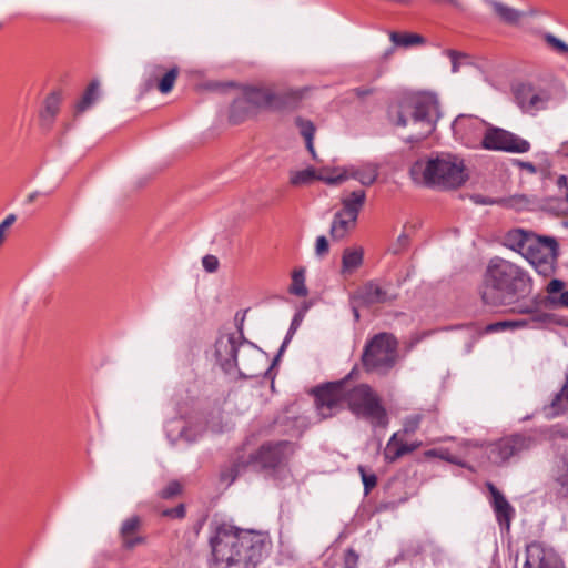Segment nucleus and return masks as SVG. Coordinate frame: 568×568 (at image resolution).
<instances>
[{"instance_id": "0eeeda50", "label": "nucleus", "mask_w": 568, "mask_h": 568, "mask_svg": "<svg viewBox=\"0 0 568 568\" xmlns=\"http://www.w3.org/2000/svg\"><path fill=\"white\" fill-rule=\"evenodd\" d=\"M398 342L390 333H378L365 345L362 363L367 372L387 375L397 364Z\"/></svg>"}, {"instance_id": "a211bd4d", "label": "nucleus", "mask_w": 568, "mask_h": 568, "mask_svg": "<svg viewBox=\"0 0 568 568\" xmlns=\"http://www.w3.org/2000/svg\"><path fill=\"white\" fill-rule=\"evenodd\" d=\"M422 446V442H414L410 444L404 443L400 438V432L394 433L388 439L384 449V459L387 463H395L403 456L413 453Z\"/></svg>"}, {"instance_id": "680f3d73", "label": "nucleus", "mask_w": 568, "mask_h": 568, "mask_svg": "<svg viewBox=\"0 0 568 568\" xmlns=\"http://www.w3.org/2000/svg\"><path fill=\"white\" fill-rule=\"evenodd\" d=\"M548 320V315L547 314H539V315H536L532 317V321L534 322H539V323H544Z\"/></svg>"}, {"instance_id": "a18cd8bd", "label": "nucleus", "mask_w": 568, "mask_h": 568, "mask_svg": "<svg viewBox=\"0 0 568 568\" xmlns=\"http://www.w3.org/2000/svg\"><path fill=\"white\" fill-rule=\"evenodd\" d=\"M358 471L361 473L365 491L368 493L372 488L376 486L377 478L374 474H366L365 468L363 466L358 467Z\"/></svg>"}, {"instance_id": "f257e3e1", "label": "nucleus", "mask_w": 568, "mask_h": 568, "mask_svg": "<svg viewBox=\"0 0 568 568\" xmlns=\"http://www.w3.org/2000/svg\"><path fill=\"white\" fill-rule=\"evenodd\" d=\"M344 402L355 416L366 419L373 427L385 428L388 425V415L379 396L367 384H359L348 389L345 378L315 390L316 409L322 418H328L338 413Z\"/></svg>"}, {"instance_id": "09e8293b", "label": "nucleus", "mask_w": 568, "mask_h": 568, "mask_svg": "<svg viewBox=\"0 0 568 568\" xmlns=\"http://www.w3.org/2000/svg\"><path fill=\"white\" fill-rule=\"evenodd\" d=\"M358 564V555L353 550H346L344 555V566L343 568H357Z\"/></svg>"}, {"instance_id": "13d9d810", "label": "nucleus", "mask_w": 568, "mask_h": 568, "mask_svg": "<svg viewBox=\"0 0 568 568\" xmlns=\"http://www.w3.org/2000/svg\"><path fill=\"white\" fill-rule=\"evenodd\" d=\"M432 1L435 2V3H447V4H452L454 7H459L460 6L459 0H432Z\"/></svg>"}, {"instance_id": "473e14b6", "label": "nucleus", "mask_w": 568, "mask_h": 568, "mask_svg": "<svg viewBox=\"0 0 568 568\" xmlns=\"http://www.w3.org/2000/svg\"><path fill=\"white\" fill-rule=\"evenodd\" d=\"M179 73L180 69L176 65L171 67L170 69L165 68V72L158 81V84L155 87L159 89L161 93H169L173 89Z\"/></svg>"}, {"instance_id": "864d4df0", "label": "nucleus", "mask_w": 568, "mask_h": 568, "mask_svg": "<svg viewBox=\"0 0 568 568\" xmlns=\"http://www.w3.org/2000/svg\"><path fill=\"white\" fill-rule=\"evenodd\" d=\"M473 200L476 204H483V205H491V204L497 203L496 200H493L490 197H486L483 195H474Z\"/></svg>"}, {"instance_id": "ddd939ff", "label": "nucleus", "mask_w": 568, "mask_h": 568, "mask_svg": "<svg viewBox=\"0 0 568 568\" xmlns=\"http://www.w3.org/2000/svg\"><path fill=\"white\" fill-rule=\"evenodd\" d=\"M301 94L297 91H290L285 94V101L274 95L270 90L263 88H248L244 92V99L247 103L256 108H282L293 106L300 100Z\"/></svg>"}, {"instance_id": "f3484780", "label": "nucleus", "mask_w": 568, "mask_h": 568, "mask_svg": "<svg viewBox=\"0 0 568 568\" xmlns=\"http://www.w3.org/2000/svg\"><path fill=\"white\" fill-rule=\"evenodd\" d=\"M486 486L491 496V506L496 515V520L501 528L505 527L508 530L515 509L494 484L487 483Z\"/></svg>"}, {"instance_id": "58836bf2", "label": "nucleus", "mask_w": 568, "mask_h": 568, "mask_svg": "<svg viewBox=\"0 0 568 568\" xmlns=\"http://www.w3.org/2000/svg\"><path fill=\"white\" fill-rule=\"evenodd\" d=\"M548 440L568 439V425L555 424L541 430Z\"/></svg>"}, {"instance_id": "6e6552de", "label": "nucleus", "mask_w": 568, "mask_h": 568, "mask_svg": "<svg viewBox=\"0 0 568 568\" xmlns=\"http://www.w3.org/2000/svg\"><path fill=\"white\" fill-rule=\"evenodd\" d=\"M294 453L288 440L267 442L247 457H240L234 464L236 475L245 469L256 471L274 470L284 466Z\"/></svg>"}, {"instance_id": "6ab92c4d", "label": "nucleus", "mask_w": 568, "mask_h": 568, "mask_svg": "<svg viewBox=\"0 0 568 568\" xmlns=\"http://www.w3.org/2000/svg\"><path fill=\"white\" fill-rule=\"evenodd\" d=\"M536 237L537 235L532 232L514 229L506 233L504 240L507 247L525 256Z\"/></svg>"}, {"instance_id": "c03bdc74", "label": "nucleus", "mask_w": 568, "mask_h": 568, "mask_svg": "<svg viewBox=\"0 0 568 568\" xmlns=\"http://www.w3.org/2000/svg\"><path fill=\"white\" fill-rule=\"evenodd\" d=\"M545 41L559 53H568V44L556 38L554 34L547 33L545 36Z\"/></svg>"}, {"instance_id": "aec40b11", "label": "nucleus", "mask_w": 568, "mask_h": 568, "mask_svg": "<svg viewBox=\"0 0 568 568\" xmlns=\"http://www.w3.org/2000/svg\"><path fill=\"white\" fill-rule=\"evenodd\" d=\"M568 413V374L566 375L565 384L560 390L556 393L551 402L544 407L546 418H555L557 416Z\"/></svg>"}, {"instance_id": "dca6fc26", "label": "nucleus", "mask_w": 568, "mask_h": 568, "mask_svg": "<svg viewBox=\"0 0 568 568\" xmlns=\"http://www.w3.org/2000/svg\"><path fill=\"white\" fill-rule=\"evenodd\" d=\"M396 298L389 286H382L375 281L365 283L354 295V300L361 305L372 306L384 304Z\"/></svg>"}, {"instance_id": "9b49d317", "label": "nucleus", "mask_w": 568, "mask_h": 568, "mask_svg": "<svg viewBox=\"0 0 568 568\" xmlns=\"http://www.w3.org/2000/svg\"><path fill=\"white\" fill-rule=\"evenodd\" d=\"M481 148L490 151L526 153L530 149V143L507 130L490 124L481 139Z\"/></svg>"}, {"instance_id": "6e6d98bb", "label": "nucleus", "mask_w": 568, "mask_h": 568, "mask_svg": "<svg viewBox=\"0 0 568 568\" xmlns=\"http://www.w3.org/2000/svg\"><path fill=\"white\" fill-rule=\"evenodd\" d=\"M191 428L184 427L180 432V436L183 437L187 442H194L196 439L195 436L190 435Z\"/></svg>"}, {"instance_id": "4c0bfd02", "label": "nucleus", "mask_w": 568, "mask_h": 568, "mask_svg": "<svg viewBox=\"0 0 568 568\" xmlns=\"http://www.w3.org/2000/svg\"><path fill=\"white\" fill-rule=\"evenodd\" d=\"M290 292L296 296H306L307 288L305 286V278H304L303 270H295L293 272Z\"/></svg>"}, {"instance_id": "9d476101", "label": "nucleus", "mask_w": 568, "mask_h": 568, "mask_svg": "<svg viewBox=\"0 0 568 568\" xmlns=\"http://www.w3.org/2000/svg\"><path fill=\"white\" fill-rule=\"evenodd\" d=\"M558 255V243L554 237L537 235L524 257L538 274L550 276L555 273Z\"/></svg>"}, {"instance_id": "a19ab883", "label": "nucleus", "mask_w": 568, "mask_h": 568, "mask_svg": "<svg viewBox=\"0 0 568 568\" xmlns=\"http://www.w3.org/2000/svg\"><path fill=\"white\" fill-rule=\"evenodd\" d=\"M423 420L422 414H413L404 418L403 420V429L400 432L402 435H412L414 434L420 426Z\"/></svg>"}, {"instance_id": "72a5a7b5", "label": "nucleus", "mask_w": 568, "mask_h": 568, "mask_svg": "<svg viewBox=\"0 0 568 568\" xmlns=\"http://www.w3.org/2000/svg\"><path fill=\"white\" fill-rule=\"evenodd\" d=\"M61 98L59 93H51L44 102V109L41 113L43 121L51 122L59 111Z\"/></svg>"}, {"instance_id": "603ef678", "label": "nucleus", "mask_w": 568, "mask_h": 568, "mask_svg": "<svg viewBox=\"0 0 568 568\" xmlns=\"http://www.w3.org/2000/svg\"><path fill=\"white\" fill-rule=\"evenodd\" d=\"M352 92L359 99L371 95L374 92L373 88H355Z\"/></svg>"}, {"instance_id": "c85d7f7f", "label": "nucleus", "mask_w": 568, "mask_h": 568, "mask_svg": "<svg viewBox=\"0 0 568 568\" xmlns=\"http://www.w3.org/2000/svg\"><path fill=\"white\" fill-rule=\"evenodd\" d=\"M389 39L395 47L410 48L425 43V38L417 33H400L396 31L389 32Z\"/></svg>"}, {"instance_id": "f03ea898", "label": "nucleus", "mask_w": 568, "mask_h": 568, "mask_svg": "<svg viewBox=\"0 0 568 568\" xmlns=\"http://www.w3.org/2000/svg\"><path fill=\"white\" fill-rule=\"evenodd\" d=\"M210 545L215 568H257L271 549L265 534L241 530L229 524L216 526Z\"/></svg>"}, {"instance_id": "39448f33", "label": "nucleus", "mask_w": 568, "mask_h": 568, "mask_svg": "<svg viewBox=\"0 0 568 568\" xmlns=\"http://www.w3.org/2000/svg\"><path fill=\"white\" fill-rule=\"evenodd\" d=\"M409 173L416 183L442 189H457L468 179L464 160L450 153L419 159L412 165Z\"/></svg>"}, {"instance_id": "de8ad7c7", "label": "nucleus", "mask_w": 568, "mask_h": 568, "mask_svg": "<svg viewBox=\"0 0 568 568\" xmlns=\"http://www.w3.org/2000/svg\"><path fill=\"white\" fill-rule=\"evenodd\" d=\"M162 516L171 518H183L185 516V507L183 504H179L174 508H168L162 511Z\"/></svg>"}, {"instance_id": "ea45409f", "label": "nucleus", "mask_w": 568, "mask_h": 568, "mask_svg": "<svg viewBox=\"0 0 568 568\" xmlns=\"http://www.w3.org/2000/svg\"><path fill=\"white\" fill-rule=\"evenodd\" d=\"M317 180L325 182L329 185H337L343 183L344 181L348 180V175L346 172V168L344 169H336L334 172L326 174V173H320L317 176Z\"/></svg>"}, {"instance_id": "338daca9", "label": "nucleus", "mask_w": 568, "mask_h": 568, "mask_svg": "<svg viewBox=\"0 0 568 568\" xmlns=\"http://www.w3.org/2000/svg\"><path fill=\"white\" fill-rule=\"evenodd\" d=\"M519 312L520 313H529L530 311L528 308H525V310H520Z\"/></svg>"}, {"instance_id": "b1692460", "label": "nucleus", "mask_w": 568, "mask_h": 568, "mask_svg": "<svg viewBox=\"0 0 568 568\" xmlns=\"http://www.w3.org/2000/svg\"><path fill=\"white\" fill-rule=\"evenodd\" d=\"M564 286L565 283L558 278H554L548 283V296L545 300L547 306L551 308H568V291H562Z\"/></svg>"}, {"instance_id": "e433bc0d", "label": "nucleus", "mask_w": 568, "mask_h": 568, "mask_svg": "<svg viewBox=\"0 0 568 568\" xmlns=\"http://www.w3.org/2000/svg\"><path fill=\"white\" fill-rule=\"evenodd\" d=\"M303 317H304L303 312H297V313L294 315V317H293V320H292V322H291L290 328H288V331H287V333H286V336H285V338H284V341H283V343H282V345H281V347H280V349H278V354H277V356H276V357H275V359H274V364L276 363V361L278 359V357L283 354V352L285 351L286 346H287V345H288V343L291 342V339H292L293 335H294V334H295V332L298 329V327H300V325H301V323H302V321H303Z\"/></svg>"}, {"instance_id": "4468645a", "label": "nucleus", "mask_w": 568, "mask_h": 568, "mask_svg": "<svg viewBox=\"0 0 568 568\" xmlns=\"http://www.w3.org/2000/svg\"><path fill=\"white\" fill-rule=\"evenodd\" d=\"M514 95L517 105L526 113L535 114L546 109L550 95L527 83H520L514 88Z\"/></svg>"}, {"instance_id": "2f4dec72", "label": "nucleus", "mask_w": 568, "mask_h": 568, "mask_svg": "<svg viewBox=\"0 0 568 568\" xmlns=\"http://www.w3.org/2000/svg\"><path fill=\"white\" fill-rule=\"evenodd\" d=\"M165 72V67L159 63H150L145 67L144 71V85L145 88L152 89L158 84V81L161 79L163 73Z\"/></svg>"}, {"instance_id": "c9c22d12", "label": "nucleus", "mask_w": 568, "mask_h": 568, "mask_svg": "<svg viewBox=\"0 0 568 568\" xmlns=\"http://www.w3.org/2000/svg\"><path fill=\"white\" fill-rule=\"evenodd\" d=\"M318 174L312 168H307L305 170L295 171L291 173L290 182L292 185H305L310 184L312 181L317 180Z\"/></svg>"}, {"instance_id": "1a4fd4ad", "label": "nucleus", "mask_w": 568, "mask_h": 568, "mask_svg": "<svg viewBox=\"0 0 568 568\" xmlns=\"http://www.w3.org/2000/svg\"><path fill=\"white\" fill-rule=\"evenodd\" d=\"M537 446V439L526 434H515L503 437L487 447L488 459L494 465H505L511 458H518L521 454Z\"/></svg>"}, {"instance_id": "0e129e2a", "label": "nucleus", "mask_w": 568, "mask_h": 568, "mask_svg": "<svg viewBox=\"0 0 568 568\" xmlns=\"http://www.w3.org/2000/svg\"><path fill=\"white\" fill-rule=\"evenodd\" d=\"M38 195H39V192H33V193L29 194L28 202L29 203L33 202Z\"/></svg>"}, {"instance_id": "5fc2aeb1", "label": "nucleus", "mask_w": 568, "mask_h": 568, "mask_svg": "<svg viewBox=\"0 0 568 568\" xmlns=\"http://www.w3.org/2000/svg\"><path fill=\"white\" fill-rule=\"evenodd\" d=\"M438 458L447 460V462L456 464V465L459 464L457 458L454 457L447 449L440 448V454H439Z\"/></svg>"}, {"instance_id": "e2e57ef3", "label": "nucleus", "mask_w": 568, "mask_h": 568, "mask_svg": "<svg viewBox=\"0 0 568 568\" xmlns=\"http://www.w3.org/2000/svg\"><path fill=\"white\" fill-rule=\"evenodd\" d=\"M393 53H394V48L386 50L385 53L383 54V59L387 60L388 58H390L393 55Z\"/></svg>"}, {"instance_id": "8fccbe9b", "label": "nucleus", "mask_w": 568, "mask_h": 568, "mask_svg": "<svg viewBox=\"0 0 568 568\" xmlns=\"http://www.w3.org/2000/svg\"><path fill=\"white\" fill-rule=\"evenodd\" d=\"M202 264L206 272L213 273L219 267V260L214 255H205L202 260Z\"/></svg>"}, {"instance_id": "a878e982", "label": "nucleus", "mask_w": 568, "mask_h": 568, "mask_svg": "<svg viewBox=\"0 0 568 568\" xmlns=\"http://www.w3.org/2000/svg\"><path fill=\"white\" fill-rule=\"evenodd\" d=\"M366 199V193L363 190L351 192L342 199L343 209L339 210L346 215L358 217L359 211L363 207Z\"/></svg>"}, {"instance_id": "412c9836", "label": "nucleus", "mask_w": 568, "mask_h": 568, "mask_svg": "<svg viewBox=\"0 0 568 568\" xmlns=\"http://www.w3.org/2000/svg\"><path fill=\"white\" fill-rule=\"evenodd\" d=\"M494 14L504 23L516 24L527 16L525 11L517 10L498 0H486Z\"/></svg>"}, {"instance_id": "4be33fe9", "label": "nucleus", "mask_w": 568, "mask_h": 568, "mask_svg": "<svg viewBox=\"0 0 568 568\" xmlns=\"http://www.w3.org/2000/svg\"><path fill=\"white\" fill-rule=\"evenodd\" d=\"M356 222L357 217L337 211L334 214L329 230L332 239L336 241L344 239L356 226Z\"/></svg>"}, {"instance_id": "423d86ee", "label": "nucleus", "mask_w": 568, "mask_h": 568, "mask_svg": "<svg viewBox=\"0 0 568 568\" xmlns=\"http://www.w3.org/2000/svg\"><path fill=\"white\" fill-rule=\"evenodd\" d=\"M216 363L226 374L237 371L244 378H254L261 375L256 365L262 355L250 344H245L242 334L221 335L214 345Z\"/></svg>"}, {"instance_id": "f8f14e48", "label": "nucleus", "mask_w": 568, "mask_h": 568, "mask_svg": "<svg viewBox=\"0 0 568 568\" xmlns=\"http://www.w3.org/2000/svg\"><path fill=\"white\" fill-rule=\"evenodd\" d=\"M489 124L473 115H459L453 122L452 129L456 139L469 148L481 145V139Z\"/></svg>"}, {"instance_id": "bf43d9fd", "label": "nucleus", "mask_w": 568, "mask_h": 568, "mask_svg": "<svg viewBox=\"0 0 568 568\" xmlns=\"http://www.w3.org/2000/svg\"><path fill=\"white\" fill-rule=\"evenodd\" d=\"M439 454H440V448L439 449H429L424 453L425 457H427V458H432V457L438 458Z\"/></svg>"}, {"instance_id": "49530a36", "label": "nucleus", "mask_w": 568, "mask_h": 568, "mask_svg": "<svg viewBox=\"0 0 568 568\" xmlns=\"http://www.w3.org/2000/svg\"><path fill=\"white\" fill-rule=\"evenodd\" d=\"M328 250L329 245L327 239L324 235L318 236L315 243V254L318 257H323L328 253Z\"/></svg>"}, {"instance_id": "c756f323", "label": "nucleus", "mask_w": 568, "mask_h": 568, "mask_svg": "<svg viewBox=\"0 0 568 568\" xmlns=\"http://www.w3.org/2000/svg\"><path fill=\"white\" fill-rule=\"evenodd\" d=\"M296 125L300 129L301 135L305 139L308 152L312 154L313 159H316V153L313 144V139L315 134V126L313 122H311L310 120L297 118Z\"/></svg>"}, {"instance_id": "052dcab7", "label": "nucleus", "mask_w": 568, "mask_h": 568, "mask_svg": "<svg viewBox=\"0 0 568 568\" xmlns=\"http://www.w3.org/2000/svg\"><path fill=\"white\" fill-rule=\"evenodd\" d=\"M520 165H521V168L526 169L527 171H529L531 173L536 172L535 165L530 162H523V163H520Z\"/></svg>"}, {"instance_id": "20e7f679", "label": "nucleus", "mask_w": 568, "mask_h": 568, "mask_svg": "<svg viewBox=\"0 0 568 568\" xmlns=\"http://www.w3.org/2000/svg\"><path fill=\"white\" fill-rule=\"evenodd\" d=\"M389 114L396 125L413 129L407 141L418 142L435 130L440 118L439 101L434 93H422L402 101Z\"/></svg>"}, {"instance_id": "393cba45", "label": "nucleus", "mask_w": 568, "mask_h": 568, "mask_svg": "<svg viewBox=\"0 0 568 568\" xmlns=\"http://www.w3.org/2000/svg\"><path fill=\"white\" fill-rule=\"evenodd\" d=\"M348 179L357 180L362 185L369 186L378 178V166L373 163H367L362 166L346 168Z\"/></svg>"}, {"instance_id": "774afa93", "label": "nucleus", "mask_w": 568, "mask_h": 568, "mask_svg": "<svg viewBox=\"0 0 568 568\" xmlns=\"http://www.w3.org/2000/svg\"><path fill=\"white\" fill-rule=\"evenodd\" d=\"M566 200H567V202H568V193L566 194Z\"/></svg>"}, {"instance_id": "3c124183", "label": "nucleus", "mask_w": 568, "mask_h": 568, "mask_svg": "<svg viewBox=\"0 0 568 568\" xmlns=\"http://www.w3.org/2000/svg\"><path fill=\"white\" fill-rule=\"evenodd\" d=\"M447 53H448V57L452 60V71L454 73L458 72V70H459V59L463 55L460 53H458L457 51H454V50H449Z\"/></svg>"}, {"instance_id": "bb28decb", "label": "nucleus", "mask_w": 568, "mask_h": 568, "mask_svg": "<svg viewBox=\"0 0 568 568\" xmlns=\"http://www.w3.org/2000/svg\"><path fill=\"white\" fill-rule=\"evenodd\" d=\"M364 251L362 247H346L342 255V273H352L363 264Z\"/></svg>"}, {"instance_id": "5701e85b", "label": "nucleus", "mask_w": 568, "mask_h": 568, "mask_svg": "<svg viewBox=\"0 0 568 568\" xmlns=\"http://www.w3.org/2000/svg\"><path fill=\"white\" fill-rule=\"evenodd\" d=\"M140 525L141 520L138 516H132L122 523L120 535L126 549H133L144 541L143 537L135 536Z\"/></svg>"}, {"instance_id": "7ed1b4c3", "label": "nucleus", "mask_w": 568, "mask_h": 568, "mask_svg": "<svg viewBox=\"0 0 568 568\" xmlns=\"http://www.w3.org/2000/svg\"><path fill=\"white\" fill-rule=\"evenodd\" d=\"M531 277L520 265L506 258L491 257L483 273L478 287L481 302L486 306H509L529 294Z\"/></svg>"}, {"instance_id": "69168bd1", "label": "nucleus", "mask_w": 568, "mask_h": 568, "mask_svg": "<svg viewBox=\"0 0 568 568\" xmlns=\"http://www.w3.org/2000/svg\"><path fill=\"white\" fill-rule=\"evenodd\" d=\"M354 316H355L356 320L359 318V313H358V311L356 308H354Z\"/></svg>"}, {"instance_id": "79ce46f5", "label": "nucleus", "mask_w": 568, "mask_h": 568, "mask_svg": "<svg viewBox=\"0 0 568 568\" xmlns=\"http://www.w3.org/2000/svg\"><path fill=\"white\" fill-rule=\"evenodd\" d=\"M181 484L176 480H173L169 483L168 486L160 491V497L163 499H171L178 496L181 493Z\"/></svg>"}, {"instance_id": "4d7b16f0", "label": "nucleus", "mask_w": 568, "mask_h": 568, "mask_svg": "<svg viewBox=\"0 0 568 568\" xmlns=\"http://www.w3.org/2000/svg\"><path fill=\"white\" fill-rule=\"evenodd\" d=\"M557 186L559 189H568V179L566 175H560L558 179H557Z\"/></svg>"}, {"instance_id": "37998d69", "label": "nucleus", "mask_w": 568, "mask_h": 568, "mask_svg": "<svg viewBox=\"0 0 568 568\" xmlns=\"http://www.w3.org/2000/svg\"><path fill=\"white\" fill-rule=\"evenodd\" d=\"M408 244H409V236L405 233H402L397 237L396 242L389 247V251L392 254L398 255L408 247Z\"/></svg>"}, {"instance_id": "2eb2a0df", "label": "nucleus", "mask_w": 568, "mask_h": 568, "mask_svg": "<svg viewBox=\"0 0 568 568\" xmlns=\"http://www.w3.org/2000/svg\"><path fill=\"white\" fill-rule=\"evenodd\" d=\"M524 568H565L552 548L534 541L526 547Z\"/></svg>"}, {"instance_id": "7c9ffc66", "label": "nucleus", "mask_w": 568, "mask_h": 568, "mask_svg": "<svg viewBox=\"0 0 568 568\" xmlns=\"http://www.w3.org/2000/svg\"><path fill=\"white\" fill-rule=\"evenodd\" d=\"M555 481L558 486V496L568 498V453L565 454L561 458Z\"/></svg>"}, {"instance_id": "f704fd0d", "label": "nucleus", "mask_w": 568, "mask_h": 568, "mask_svg": "<svg viewBox=\"0 0 568 568\" xmlns=\"http://www.w3.org/2000/svg\"><path fill=\"white\" fill-rule=\"evenodd\" d=\"M526 325H527V321H499V322L488 324L484 328V333L493 334V333L504 332L506 329L520 328Z\"/></svg>"}, {"instance_id": "cd10ccee", "label": "nucleus", "mask_w": 568, "mask_h": 568, "mask_svg": "<svg viewBox=\"0 0 568 568\" xmlns=\"http://www.w3.org/2000/svg\"><path fill=\"white\" fill-rule=\"evenodd\" d=\"M100 82L98 80H93L88 85L83 97L81 100L77 103L75 106V113L80 114L87 111L89 108L93 105V103L99 99L100 97Z\"/></svg>"}]
</instances>
